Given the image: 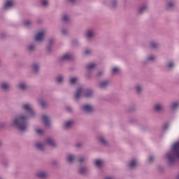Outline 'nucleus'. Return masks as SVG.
Wrapping results in <instances>:
<instances>
[{
	"label": "nucleus",
	"instance_id": "45",
	"mask_svg": "<svg viewBox=\"0 0 179 179\" xmlns=\"http://www.w3.org/2000/svg\"><path fill=\"white\" fill-rule=\"evenodd\" d=\"M155 162V157L153 155H151L148 158V163H153Z\"/></svg>",
	"mask_w": 179,
	"mask_h": 179
},
{
	"label": "nucleus",
	"instance_id": "29",
	"mask_svg": "<svg viewBox=\"0 0 179 179\" xmlns=\"http://www.w3.org/2000/svg\"><path fill=\"white\" fill-rule=\"evenodd\" d=\"M155 59H156V56L150 55L146 58L144 64H147V62H153Z\"/></svg>",
	"mask_w": 179,
	"mask_h": 179
},
{
	"label": "nucleus",
	"instance_id": "57",
	"mask_svg": "<svg viewBox=\"0 0 179 179\" xmlns=\"http://www.w3.org/2000/svg\"><path fill=\"white\" fill-rule=\"evenodd\" d=\"M176 179H179V175L176 177Z\"/></svg>",
	"mask_w": 179,
	"mask_h": 179
},
{
	"label": "nucleus",
	"instance_id": "34",
	"mask_svg": "<svg viewBox=\"0 0 179 179\" xmlns=\"http://www.w3.org/2000/svg\"><path fill=\"white\" fill-rule=\"evenodd\" d=\"M27 51H29V52H33V51L36 50V45L34 44L28 45L27 47Z\"/></svg>",
	"mask_w": 179,
	"mask_h": 179
},
{
	"label": "nucleus",
	"instance_id": "6",
	"mask_svg": "<svg viewBox=\"0 0 179 179\" xmlns=\"http://www.w3.org/2000/svg\"><path fill=\"white\" fill-rule=\"evenodd\" d=\"M46 34H47V31L44 29L38 31L35 36L36 41H38L39 43H41V41L44 40V37H45Z\"/></svg>",
	"mask_w": 179,
	"mask_h": 179
},
{
	"label": "nucleus",
	"instance_id": "33",
	"mask_svg": "<svg viewBox=\"0 0 179 179\" xmlns=\"http://www.w3.org/2000/svg\"><path fill=\"white\" fill-rule=\"evenodd\" d=\"M38 104L41 106L42 108H46L47 106H48V103L44 100H41L38 101Z\"/></svg>",
	"mask_w": 179,
	"mask_h": 179
},
{
	"label": "nucleus",
	"instance_id": "3",
	"mask_svg": "<svg viewBox=\"0 0 179 179\" xmlns=\"http://www.w3.org/2000/svg\"><path fill=\"white\" fill-rule=\"evenodd\" d=\"M84 37L88 43L93 41L94 37H96V31L92 28L87 29L84 33Z\"/></svg>",
	"mask_w": 179,
	"mask_h": 179
},
{
	"label": "nucleus",
	"instance_id": "41",
	"mask_svg": "<svg viewBox=\"0 0 179 179\" xmlns=\"http://www.w3.org/2000/svg\"><path fill=\"white\" fill-rule=\"evenodd\" d=\"M84 55H86L87 57L89 55H92V50L90 49H86L84 51Z\"/></svg>",
	"mask_w": 179,
	"mask_h": 179
},
{
	"label": "nucleus",
	"instance_id": "13",
	"mask_svg": "<svg viewBox=\"0 0 179 179\" xmlns=\"http://www.w3.org/2000/svg\"><path fill=\"white\" fill-rule=\"evenodd\" d=\"M36 176L38 178L40 179H46L48 178V172L45 171H38L36 173Z\"/></svg>",
	"mask_w": 179,
	"mask_h": 179
},
{
	"label": "nucleus",
	"instance_id": "56",
	"mask_svg": "<svg viewBox=\"0 0 179 179\" xmlns=\"http://www.w3.org/2000/svg\"><path fill=\"white\" fill-rule=\"evenodd\" d=\"M77 146H78V148H80V146H82V145H80V144H77Z\"/></svg>",
	"mask_w": 179,
	"mask_h": 179
},
{
	"label": "nucleus",
	"instance_id": "17",
	"mask_svg": "<svg viewBox=\"0 0 179 179\" xmlns=\"http://www.w3.org/2000/svg\"><path fill=\"white\" fill-rule=\"evenodd\" d=\"M33 73L37 74L40 71V64L33 63L31 66Z\"/></svg>",
	"mask_w": 179,
	"mask_h": 179
},
{
	"label": "nucleus",
	"instance_id": "36",
	"mask_svg": "<svg viewBox=\"0 0 179 179\" xmlns=\"http://www.w3.org/2000/svg\"><path fill=\"white\" fill-rule=\"evenodd\" d=\"M135 89H136V93H138L139 94H141V93H142L143 90V87H142V85L139 84L136 85Z\"/></svg>",
	"mask_w": 179,
	"mask_h": 179
},
{
	"label": "nucleus",
	"instance_id": "21",
	"mask_svg": "<svg viewBox=\"0 0 179 179\" xmlns=\"http://www.w3.org/2000/svg\"><path fill=\"white\" fill-rule=\"evenodd\" d=\"M120 71L121 70L119 66H114L111 68L110 73L113 76H115L120 73Z\"/></svg>",
	"mask_w": 179,
	"mask_h": 179
},
{
	"label": "nucleus",
	"instance_id": "9",
	"mask_svg": "<svg viewBox=\"0 0 179 179\" xmlns=\"http://www.w3.org/2000/svg\"><path fill=\"white\" fill-rule=\"evenodd\" d=\"M128 166L129 169H136V167L139 166V161L138 160V159L133 158L129 162Z\"/></svg>",
	"mask_w": 179,
	"mask_h": 179
},
{
	"label": "nucleus",
	"instance_id": "51",
	"mask_svg": "<svg viewBox=\"0 0 179 179\" xmlns=\"http://www.w3.org/2000/svg\"><path fill=\"white\" fill-rule=\"evenodd\" d=\"M104 75V71H100L98 72V76H103Z\"/></svg>",
	"mask_w": 179,
	"mask_h": 179
},
{
	"label": "nucleus",
	"instance_id": "42",
	"mask_svg": "<svg viewBox=\"0 0 179 179\" xmlns=\"http://www.w3.org/2000/svg\"><path fill=\"white\" fill-rule=\"evenodd\" d=\"M174 66H176V64H174L173 62H169L167 64V68L171 69V68H174Z\"/></svg>",
	"mask_w": 179,
	"mask_h": 179
},
{
	"label": "nucleus",
	"instance_id": "11",
	"mask_svg": "<svg viewBox=\"0 0 179 179\" xmlns=\"http://www.w3.org/2000/svg\"><path fill=\"white\" fill-rule=\"evenodd\" d=\"M15 6V1L13 0H7L3 6L4 10H9Z\"/></svg>",
	"mask_w": 179,
	"mask_h": 179
},
{
	"label": "nucleus",
	"instance_id": "22",
	"mask_svg": "<svg viewBox=\"0 0 179 179\" xmlns=\"http://www.w3.org/2000/svg\"><path fill=\"white\" fill-rule=\"evenodd\" d=\"M1 87L3 90H5V91L9 90V89H10V84H9V83L6 81H3L1 83Z\"/></svg>",
	"mask_w": 179,
	"mask_h": 179
},
{
	"label": "nucleus",
	"instance_id": "38",
	"mask_svg": "<svg viewBox=\"0 0 179 179\" xmlns=\"http://www.w3.org/2000/svg\"><path fill=\"white\" fill-rule=\"evenodd\" d=\"M41 5L44 8H47L50 5V0H41Z\"/></svg>",
	"mask_w": 179,
	"mask_h": 179
},
{
	"label": "nucleus",
	"instance_id": "47",
	"mask_svg": "<svg viewBox=\"0 0 179 179\" xmlns=\"http://www.w3.org/2000/svg\"><path fill=\"white\" fill-rule=\"evenodd\" d=\"M169 127H170V125L169 124L166 123L165 124H164L162 129L164 131H167V129H169Z\"/></svg>",
	"mask_w": 179,
	"mask_h": 179
},
{
	"label": "nucleus",
	"instance_id": "23",
	"mask_svg": "<svg viewBox=\"0 0 179 179\" xmlns=\"http://www.w3.org/2000/svg\"><path fill=\"white\" fill-rule=\"evenodd\" d=\"M98 141L99 143H101V145H103L104 146H107V145H108V142L103 136H98Z\"/></svg>",
	"mask_w": 179,
	"mask_h": 179
},
{
	"label": "nucleus",
	"instance_id": "26",
	"mask_svg": "<svg viewBox=\"0 0 179 179\" xmlns=\"http://www.w3.org/2000/svg\"><path fill=\"white\" fill-rule=\"evenodd\" d=\"M46 143L49 145L50 146H52V148H57V143H55V141H54V139L51 138H48L45 141Z\"/></svg>",
	"mask_w": 179,
	"mask_h": 179
},
{
	"label": "nucleus",
	"instance_id": "35",
	"mask_svg": "<svg viewBox=\"0 0 179 179\" xmlns=\"http://www.w3.org/2000/svg\"><path fill=\"white\" fill-rule=\"evenodd\" d=\"M31 24H33V22H31V20H25L23 21V25L25 27H30V26H31Z\"/></svg>",
	"mask_w": 179,
	"mask_h": 179
},
{
	"label": "nucleus",
	"instance_id": "43",
	"mask_svg": "<svg viewBox=\"0 0 179 179\" xmlns=\"http://www.w3.org/2000/svg\"><path fill=\"white\" fill-rule=\"evenodd\" d=\"M86 171H87L86 167H81V168H80V169H79V173H80V174H85V173H86Z\"/></svg>",
	"mask_w": 179,
	"mask_h": 179
},
{
	"label": "nucleus",
	"instance_id": "50",
	"mask_svg": "<svg viewBox=\"0 0 179 179\" xmlns=\"http://www.w3.org/2000/svg\"><path fill=\"white\" fill-rule=\"evenodd\" d=\"M46 51H47L48 54H50V52H51V51H52V49H51V47L48 46L46 48Z\"/></svg>",
	"mask_w": 179,
	"mask_h": 179
},
{
	"label": "nucleus",
	"instance_id": "40",
	"mask_svg": "<svg viewBox=\"0 0 179 179\" xmlns=\"http://www.w3.org/2000/svg\"><path fill=\"white\" fill-rule=\"evenodd\" d=\"M117 0H112L110 3V8H117Z\"/></svg>",
	"mask_w": 179,
	"mask_h": 179
},
{
	"label": "nucleus",
	"instance_id": "30",
	"mask_svg": "<svg viewBox=\"0 0 179 179\" xmlns=\"http://www.w3.org/2000/svg\"><path fill=\"white\" fill-rule=\"evenodd\" d=\"M84 96L87 98L93 97V91L90 90H84Z\"/></svg>",
	"mask_w": 179,
	"mask_h": 179
},
{
	"label": "nucleus",
	"instance_id": "55",
	"mask_svg": "<svg viewBox=\"0 0 179 179\" xmlns=\"http://www.w3.org/2000/svg\"><path fill=\"white\" fill-rule=\"evenodd\" d=\"M104 179H114V178H113V177H106Z\"/></svg>",
	"mask_w": 179,
	"mask_h": 179
},
{
	"label": "nucleus",
	"instance_id": "54",
	"mask_svg": "<svg viewBox=\"0 0 179 179\" xmlns=\"http://www.w3.org/2000/svg\"><path fill=\"white\" fill-rule=\"evenodd\" d=\"M86 77L88 78H90L91 77L90 73H87Z\"/></svg>",
	"mask_w": 179,
	"mask_h": 179
},
{
	"label": "nucleus",
	"instance_id": "4",
	"mask_svg": "<svg viewBox=\"0 0 179 179\" xmlns=\"http://www.w3.org/2000/svg\"><path fill=\"white\" fill-rule=\"evenodd\" d=\"M177 0H166L164 3V8L166 10H171L176 8Z\"/></svg>",
	"mask_w": 179,
	"mask_h": 179
},
{
	"label": "nucleus",
	"instance_id": "52",
	"mask_svg": "<svg viewBox=\"0 0 179 179\" xmlns=\"http://www.w3.org/2000/svg\"><path fill=\"white\" fill-rule=\"evenodd\" d=\"M67 1L72 4L76 3V0H67Z\"/></svg>",
	"mask_w": 179,
	"mask_h": 179
},
{
	"label": "nucleus",
	"instance_id": "25",
	"mask_svg": "<svg viewBox=\"0 0 179 179\" xmlns=\"http://www.w3.org/2000/svg\"><path fill=\"white\" fill-rule=\"evenodd\" d=\"M65 79V77L62 74H59L56 77V83H58V85H62L64 83V80Z\"/></svg>",
	"mask_w": 179,
	"mask_h": 179
},
{
	"label": "nucleus",
	"instance_id": "48",
	"mask_svg": "<svg viewBox=\"0 0 179 179\" xmlns=\"http://www.w3.org/2000/svg\"><path fill=\"white\" fill-rule=\"evenodd\" d=\"M78 162L80 163H83V162H86V157H80V159H78Z\"/></svg>",
	"mask_w": 179,
	"mask_h": 179
},
{
	"label": "nucleus",
	"instance_id": "5",
	"mask_svg": "<svg viewBox=\"0 0 179 179\" xmlns=\"http://www.w3.org/2000/svg\"><path fill=\"white\" fill-rule=\"evenodd\" d=\"M81 110L87 114H92L94 111V107L90 103H85L81 106Z\"/></svg>",
	"mask_w": 179,
	"mask_h": 179
},
{
	"label": "nucleus",
	"instance_id": "39",
	"mask_svg": "<svg viewBox=\"0 0 179 179\" xmlns=\"http://www.w3.org/2000/svg\"><path fill=\"white\" fill-rule=\"evenodd\" d=\"M36 131V133L38 134V135H43L44 134V130H43L42 129H40V128H36L35 129Z\"/></svg>",
	"mask_w": 179,
	"mask_h": 179
},
{
	"label": "nucleus",
	"instance_id": "53",
	"mask_svg": "<svg viewBox=\"0 0 179 179\" xmlns=\"http://www.w3.org/2000/svg\"><path fill=\"white\" fill-rule=\"evenodd\" d=\"M54 41H55V40L54 38H50L49 40V44H52L54 43Z\"/></svg>",
	"mask_w": 179,
	"mask_h": 179
},
{
	"label": "nucleus",
	"instance_id": "19",
	"mask_svg": "<svg viewBox=\"0 0 179 179\" xmlns=\"http://www.w3.org/2000/svg\"><path fill=\"white\" fill-rule=\"evenodd\" d=\"M42 120L45 127H46L47 128L50 127V117H48V116L45 115H42Z\"/></svg>",
	"mask_w": 179,
	"mask_h": 179
},
{
	"label": "nucleus",
	"instance_id": "12",
	"mask_svg": "<svg viewBox=\"0 0 179 179\" xmlns=\"http://www.w3.org/2000/svg\"><path fill=\"white\" fill-rule=\"evenodd\" d=\"M99 89H107L110 86V80H103L99 82Z\"/></svg>",
	"mask_w": 179,
	"mask_h": 179
},
{
	"label": "nucleus",
	"instance_id": "10",
	"mask_svg": "<svg viewBox=\"0 0 179 179\" xmlns=\"http://www.w3.org/2000/svg\"><path fill=\"white\" fill-rule=\"evenodd\" d=\"M76 155L71 153L67 154L66 157V161L67 162V163H69V164H73V163H75V162H76Z\"/></svg>",
	"mask_w": 179,
	"mask_h": 179
},
{
	"label": "nucleus",
	"instance_id": "37",
	"mask_svg": "<svg viewBox=\"0 0 179 179\" xmlns=\"http://www.w3.org/2000/svg\"><path fill=\"white\" fill-rule=\"evenodd\" d=\"M150 47H151V48H153L154 50H156L157 48H159V43H157V42L151 41L150 42Z\"/></svg>",
	"mask_w": 179,
	"mask_h": 179
},
{
	"label": "nucleus",
	"instance_id": "28",
	"mask_svg": "<svg viewBox=\"0 0 179 179\" xmlns=\"http://www.w3.org/2000/svg\"><path fill=\"white\" fill-rule=\"evenodd\" d=\"M179 103L178 102H173L169 106V110L171 111H176V108H178Z\"/></svg>",
	"mask_w": 179,
	"mask_h": 179
},
{
	"label": "nucleus",
	"instance_id": "15",
	"mask_svg": "<svg viewBox=\"0 0 179 179\" xmlns=\"http://www.w3.org/2000/svg\"><path fill=\"white\" fill-rule=\"evenodd\" d=\"M155 113H162L164 111V105L162 103H157L154 106Z\"/></svg>",
	"mask_w": 179,
	"mask_h": 179
},
{
	"label": "nucleus",
	"instance_id": "44",
	"mask_svg": "<svg viewBox=\"0 0 179 179\" xmlns=\"http://www.w3.org/2000/svg\"><path fill=\"white\" fill-rule=\"evenodd\" d=\"M65 111L66 113H72V111H73L72 107H71V106H66L65 107Z\"/></svg>",
	"mask_w": 179,
	"mask_h": 179
},
{
	"label": "nucleus",
	"instance_id": "1",
	"mask_svg": "<svg viewBox=\"0 0 179 179\" xmlns=\"http://www.w3.org/2000/svg\"><path fill=\"white\" fill-rule=\"evenodd\" d=\"M22 108L27 112L15 116L11 122V127H15V128H17L21 132H24L27 131V120L34 118L36 113V111L33 110V105L30 103H23L22 105Z\"/></svg>",
	"mask_w": 179,
	"mask_h": 179
},
{
	"label": "nucleus",
	"instance_id": "14",
	"mask_svg": "<svg viewBox=\"0 0 179 179\" xmlns=\"http://www.w3.org/2000/svg\"><path fill=\"white\" fill-rule=\"evenodd\" d=\"M82 94L84 95V90H83V88L80 87L76 91V93L74 94V99L76 100H79L80 99Z\"/></svg>",
	"mask_w": 179,
	"mask_h": 179
},
{
	"label": "nucleus",
	"instance_id": "31",
	"mask_svg": "<svg viewBox=\"0 0 179 179\" xmlns=\"http://www.w3.org/2000/svg\"><path fill=\"white\" fill-rule=\"evenodd\" d=\"M62 20L64 23H69L71 22V17L68 14H64L62 16Z\"/></svg>",
	"mask_w": 179,
	"mask_h": 179
},
{
	"label": "nucleus",
	"instance_id": "59",
	"mask_svg": "<svg viewBox=\"0 0 179 179\" xmlns=\"http://www.w3.org/2000/svg\"><path fill=\"white\" fill-rule=\"evenodd\" d=\"M0 179H2V178H0Z\"/></svg>",
	"mask_w": 179,
	"mask_h": 179
},
{
	"label": "nucleus",
	"instance_id": "49",
	"mask_svg": "<svg viewBox=\"0 0 179 179\" xmlns=\"http://www.w3.org/2000/svg\"><path fill=\"white\" fill-rule=\"evenodd\" d=\"M2 166L4 167V169H6L9 166V162H2Z\"/></svg>",
	"mask_w": 179,
	"mask_h": 179
},
{
	"label": "nucleus",
	"instance_id": "16",
	"mask_svg": "<svg viewBox=\"0 0 179 179\" xmlns=\"http://www.w3.org/2000/svg\"><path fill=\"white\" fill-rule=\"evenodd\" d=\"M73 123H74L73 120H69L64 122L63 124L64 129H71V128H72V126L73 125Z\"/></svg>",
	"mask_w": 179,
	"mask_h": 179
},
{
	"label": "nucleus",
	"instance_id": "58",
	"mask_svg": "<svg viewBox=\"0 0 179 179\" xmlns=\"http://www.w3.org/2000/svg\"><path fill=\"white\" fill-rule=\"evenodd\" d=\"M0 145H1V141H0Z\"/></svg>",
	"mask_w": 179,
	"mask_h": 179
},
{
	"label": "nucleus",
	"instance_id": "8",
	"mask_svg": "<svg viewBox=\"0 0 179 179\" xmlns=\"http://www.w3.org/2000/svg\"><path fill=\"white\" fill-rule=\"evenodd\" d=\"M148 10H149V5H148V3H144L138 8L137 13L138 15H143V13L148 12Z\"/></svg>",
	"mask_w": 179,
	"mask_h": 179
},
{
	"label": "nucleus",
	"instance_id": "7",
	"mask_svg": "<svg viewBox=\"0 0 179 179\" xmlns=\"http://www.w3.org/2000/svg\"><path fill=\"white\" fill-rule=\"evenodd\" d=\"M71 59H73V55L71 52H66L59 57L60 62L71 61Z\"/></svg>",
	"mask_w": 179,
	"mask_h": 179
},
{
	"label": "nucleus",
	"instance_id": "18",
	"mask_svg": "<svg viewBox=\"0 0 179 179\" xmlns=\"http://www.w3.org/2000/svg\"><path fill=\"white\" fill-rule=\"evenodd\" d=\"M104 164V160L101 159H96L94 161V166L97 169H101Z\"/></svg>",
	"mask_w": 179,
	"mask_h": 179
},
{
	"label": "nucleus",
	"instance_id": "46",
	"mask_svg": "<svg viewBox=\"0 0 179 179\" xmlns=\"http://www.w3.org/2000/svg\"><path fill=\"white\" fill-rule=\"evenodd\" d=\"M62 34H63V36H67L68 35V29H62Z\"/></svg>",
	"mask_w": 179,
	"mask_h": 179
},
{
	"label": "nucleus",
	"instance_id": "32",
	"mask_svg": "<svg viewBox=\"0 0 179 179\" xmlns=\"http://www.w3.org/2000/svg\"><path fill=\"white\" fill-rule=\"evenodd\" d=\"M78 81H79V78L78 77H71L69 79V83H71V85H75L76 83H78Z\"/></svg>",
	"mask_w": 179,
	"mask_h": 179
},
{
	"label": "nucleus",
	"instance_id": "27",
	"mask_svg": "<svg viewBox=\"0 0 179 179\" xmlns=\"http://www.w3.org/2000/svg\"><path fill=\"white\" fill-rule=\"evenodd\" d=\"M97 66V64L94 62L89 63L86 65V69L88 71H93L94 68Z\"/></svg>",
	"mask_w": 179,
	"mask_h": 179
},
{
	"label": "nucleus",
	"instance_id": "2",
	"mask_svg": "<svg viewBox=\"0 0 179 179\" xmlns=\"http://www.w3.org/2000/svg\"><path fill=\"white\" fill-rule=\"evenodd\" d=\"M166 157L170 166L176 163V159L179 160V141L173 145L171 151L166 154Z\"/></svg>",
	"mask_w": 179,
	"mask_h": 179
},
{
	"label": "nucleus",
	"instance_id": "20",
	"mask_svg": "<svg viewBox=\"0 0 179 179\" xmlns=\"http://www.w3.org/2000/svg\"><path fill=\"white\" fill-rule=\"evenodd\" d=\"M17 87H18V89H20V90H27V83L24 81H21L20 82Z\"/></svg>",
	"mask_w": 179,
	"mask_h": 179
},
{
	"label": "nucleus",
	"instance_id": "24",
	"mask_svg": "<svg viewBox=\"0 0 179 179\" xmlns=\"http://www.w3.org/2000/svg\"><path fill=\"white\" fill-rule=\"evenodd\" d=\"M35 148H36L38 150H44V149H45V144L41 142H36Z\"/></svg>",
	"mask_w": 179,
	"mask_h": 179
}]
</instances>
